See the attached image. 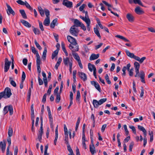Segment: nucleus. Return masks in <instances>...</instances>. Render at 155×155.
I'll list each match as a JSON object with an SVG mask.
<instances>
[{
    "label": "nucleus",
    "mask_w": 155,
    "mask_h": 155,
    "mask_svg": "<svg viewBox=\"0 0 155 155\" xmlns=\"http://www.w3.org/2000/svg\"><path fill=\"white\" fill-rule=\"evenodd\" d=\"M107 98H104L101 99L98 101L94 99L93 101V104L95 108H97L98 107L99 105L103 104L104 102L106 101Z\"/></svg>",
    "instance_id": "1"
},
{
    "label": "nucleus",
    "mask_w": 155,
    "mask_h": 155,
    "mask_svg": "<svg viewBox=\"0 0 155 155\" xmlns=\"http://www.w3.org/2000/svg\"><path fill=\"white\" fill-rule=\"evenodd\" d=\"M136 74L134 76L136 77H137L140 76V79L141 81L144 83H145V81L144 79L145 77V73L144 72L142 71H140V73L139 74V71H135Z\"/></svg>",
    "instance_id": "2"
},
{
    "label": "nucleus",
    "mask_w": 155,
    "mask_h": 155,
    "mask_svg": "<svg viewBox=\"0 0 155 155\" xmlns=\"http://www.w3.org/2000/svg\"><path fill=\"white\" fill-rule=\"evenodd\" d=\"M8 111H9V114L10 115H12L13 114V108L12 105L5 106L3 109V113L4 114H7Z\"/></svg>",
    "instance_id": "3"
},
{
    "label": "nucleus",
    "mask_w": 155,
    "mask_h": 155,
    "mask_svg": "<svg viewBox=\"0 0 155 155\" xmlns=\"http://www.w3.org/2000/svg\"><path fill=\"white\" fill-rule=\"evenodd\" d=\"M79 46L76 45L74 49L72 51V54L74 58L77 61L80 60V57L77 53L74 52L75 51H78L79 50Z\"/></svg>",
    "instance_id": "4"
},
{
    "label": "nucleus",
    "mask_w": 155,
    "mask_h": 155,
    "mask_svg": "<svg viewBox=\"0 0 155 155\" xmlns=\"http://www.w3.org/2000/svg\"><path fill=\"white\" fill-rule=\"evenodd\" d=\"M69 31L71 34L75 36H78V34L79 32L78 29L75 28L74 25H73L71 27Z\"/></svg>",
    "instance_id": "5"
},
{
    "label": "nucleus",
    "mask_w": 155,
    "mask_h": 155,
    "mask_svg": "<svg viewBox=\"0 0 155 155\" xmlns=\"http://www.w3.org/2000/svg\"><path fill=\"white\" fill-rule=\"evenodd\" d=\"M5 62L4 71L6 72L9 69L11 62V61H8L7 58H5Z\"/></svg>",
    "instance_id": "6"
},
{
    "label": "nucleus",
    "mask_w": 155,
    "mask_h": 155,
    "mask_svg": "<svg viewBox=\"0 0 155 155\" xmlns=\"http://www.w3.org/2000/svg\"><path fill=\"white\" fill-rule=\"evenodd\" d=\"M3 92H4L5 95L6 99L10 97L12 95L11 89L9 87H6Z\"/></svg>",
    "instance_id": "7"
},
{
    "label": "nucleus",
    "mask_w": 155,
    "mask_h": 155,
    "mask_svg": "<svg viewBox=\"0 0 155 155\" xmlns=\"http://www.w3.org/2000/svg\"><path fill=\"white\" fill-rule=\"evenodd\" d=\"M67 38L68 41L72 45L75 46L77 45L76 40L72 37L68 35L67 36Z\"/></svg>",
    "instance_id": "8"
},
{
    "label": "nucleus",
    "mask_w": 155,
    "mask_h": 155,
    "mask_svg": "<svg viewBox=\"0 0 155 155\" xmlns=\"http://www.w3.org/2000/svg\"><path fill=\"white\" fill-rule=\"evenodd\" d=\"M6 6L7 8L6 9V12L8 15L12 14L13 15H14L15 14V12L12 9L11 7L8 4H6Z\"/></svg>",
    "instance_id": "9"
},
{
    "label": "nucleus",
    "mask_w": 155,
    "mask_h": 155,
    "mask_svg": "<svg viewBox=\"0 0 155 155\" xmlns=\"http://www.w3.org/2000/svg\"><path fill=\"white\" fill-rule=\"evenodd\" d=\"M80 18L82 19L83 21H84L86 23L87 25V29L88 31H90V25L91 24V21L90 19H85L84 18V17L82 16H80Z\"/></svg>",
    "instance_id": "10"
},
{
    "label": "nucleus",
    "mask_w": 155,
    "mask_h": 155,
    "mask_svg": "<svg viewBox=\"0 0 155 155\" xmlns=\"http://www.w3.org/2000/svg\"><path fill=\"white\" fill-rule=\"evenodd\" d=\"M62 4L63 5L69 8H71L73 7L72 2L68 0L65 2L64 1H63Z\"/></svg>",
    "instance_id": "11"
},
{
    "label": "nucleus",
    "mask_w": 155,
    "mask_h": 155,
    "mask_svg": "<svg viewBox=\"0 0 155 155\" xmlns=\"http://www.w3.org/2000/svg\"><path fill=\"white\" fill-rule=\"evenodd\" d=\"M91 84L94 85L95 87V88L100 92H101V89L100 87V85L98 83L95 81H92L91 82Z\"/></svg>",
    "instance_id": "12"
},
{
    "label": "nucleus",
    "mask_w": 155,
    "mask_h": 155,
    "mask_svg": "<svg viewBox=\"0 0 155 155\" xmlns=\"http://www.w3.org/2000/svg\"><path fill=\"white\" fill-rule=\"evenodd\" d=\"M78 75L84 81H85L87 80L86 75L85 74L82 72H78Z\"/></svg>",
    "instance_id": "13"
},
{
    "label": "nucleus",
    "mask_w": 155,
    "mask_h": 155,
    "mask_svg": "<svg viewBox=\"0 0 155 155\" xmlns=\"http://www.w3.org/2000/svg\"><path fill=\"white\" fill-rule=\"evenodd\" d=\"M133 58L137 60V61H139L140 64H141L143 62V61L146 59V57H142L141 59H140V57H139L134 55Z\"/></svg>",
    "instance_id": "14"
},
{
    "label": "nucleus",
    "mask_w": 155,
    "mask_h": 155,
    "mask_svg": "<svg viewBox=\"0 0 155 155\" xmlns=\"http://www.w3.org/2000/svg\"><path fill=\"white\" fill-rule=\"evenodd\" d=\"M20 21L23 25L27 27L30 28L31 26L30 24L25 20L21 19V20Z\"/></svg>",
    "instance_id": "15"
},
{
    "label": "nucleus",
    "mask_w": 155,
    "mask_h": 155,
    "mask_svg": "<svg viewBox=\"0 0 155 155\" xmlns=\"http://www.w3.org/2000/svg\"><path fill=\"white\" fill-rule=\"evenodd\" d=\"M126 18L130 22H132L134 21V16L130 13H128L126 15Z\"/></svg>",
    "instance_id": "16"
},
{
    "label": "nucleus",
    "mask_w": 155,
    "mask_h": 155,
    "mask_svg": "<svg viewBox=\"0 0 155 155\" xmlns=\"http://www.w3.org/2000/svg\"><path fill=\"white\" fill-rule=\"evenodd\" d=\"M135 12L138 15H141L144 13L143 11L140 9V8L139 6H137L135 8Z\"/></svg>",
    "instance_id": "17"
},
{
    "label": "nucleus",
    "mask_w": 155,
    "mask_h": 155,
    "mask_svg": "<svg viewBox=\"0 0 155 155\" xmlns=\"http://www.w3.org/2000/svg\"><path fill=\"white\" fill-rule=\"evenodd\" d=\"M99 57V54H92L91 55L90 59V60H94L97 59Z\"/></svg>",
    "instance_id": "18"
},
{
    "label": "nucleus",
    "mask_w": 155,
    "mask_h": 155,
    "mask_svg": "<svg viewBox=\"0 0 155 155\" xmlns=\"http://www.w3.org/2000/svg\"><path fill=\"white\" fill-rule=\"evenodd\" d=\"M38 11L41 17H43L45 15L44 11L43 10L42 8L40 6H39L38 7Z\"/></svg>",
    "instance_id": "19"
},
{
    "label": "nucleus",
    "mask_w": 155,
    "mask_h": 155,
    "mask_svg": "<svg viewBox=\"0 0 155 155\" xmlns=\"http://www.w3.org/2000/svg\"><path fill=\"white\" fill-rule=\"evenodd\" d=\"M50 23V18H46L43 22V24L46 26H48Z\"/></svg>",
    "instance_id": "20"
},
{
    "label": "nucleus",
    "mask_w": 155,
    "mask_h": 155,
    "mask_svg": "<svg viewBox=\"0 0 155 155\" xmlns=\"http://www.w3.org/2000/svg\"><path fill=\"white\" fill-rule=\"evenodd\" d=\"M61 48L62 49L63 51L65 53V55L66 56L68 55V53L67 52V51L66 50L65 46V44L63 42H62L61 43Z\"/></svg>",
    "instance_id": "21"
},
{
    "label": "nucleus",
    "mask_w": 155,
    "mask_h": 155,
    "mask_svg": "<svg viewBox=\"0 0 155 155\" xmlns=\"http://www.w3.org/2000/svg\"><path fill=\"white\" fill-rule=\"evenodd\" d=\"M90 150L92 154L96 153L94 146H91V145H90Z\"/></svg>",
    "instance_id": "22"
},
{
    "label": "nucleus",
    "mask_w": 155,
    "mask_h": 155,
    "mask_svg": "<svg viewBox=\"0 0 155 155\" xmlns=\"http://www.w3.org/2000/svg\"><path fill=\"white\" fill-rule=\"evenodd\" d=\"M19 12L21 14L23 18L24 19L27 18V16L24 10L21 9L19 10Z\"/></svg>",
    "instance_id": "23"
},
{
    "label": "nucleus",
    "mask_w": 155,
    "mask_h": 155,
    "mask_svg": "<svg viewBox=\"0 0 155 155\" xmlns=\"http://www.w3.org/2000/svg\"><path fill=\"white\" fill-rule=\"evenodd\" d=\"M88 68L89 71L92 72L93 71H94L95 68H96L94 64H92L90 63H89L88 64Z\"/></svg>",
    "instance_id": "24"
},
{
    "label": "nucleus",
    "mask_w": 155,
    "mask_h": 155,
    "mask_svg": "<svg viewBox=\"0 0 155 155\" xmlns=\"http://www.w3.org/2000/svg\"><path fill=\"white\" fill-rule=\"evenodd\" d=\"M82 22H80V21L77 19H75L74 20V24L75 26L76 27H78L80 26V25L81 24Z\"/></svg>",
    "instance_id": "25"
},
{
    "label": "nucleus",
    "mask_w": 155,
    "mask_h": 155,
    "mask_svg": "<svg viewBox=\"0 0 155 155\" xmlns=\"http://www.w3.org/2000/svg\"><path fill=\"white\" fill-rule=\"evenodd\" d=\"M63 61L64 65L66 66L68 65V63L69 64L70 62H71L70 61L69 58L68 57L64 58L63 59Z\"/></svg>",
    "instance_id": "26"
},
{
    "label": "nucleus",
    "mask_w": 155,
    "mask_h": 155,
    "mask_svg": "<svg viewBox=\"0 0 155 155\" xmlns=\"http://www.w3.org/2000/svg\"><path fill=\"white\" fill-rule=\"evenodd\" d=\"M32 52L34 54H36V56H37L38 55L39 56L38 51L36 50L35 48L34 47H32L31 48Z\"/></svg>",
    "instance_id": "27"
},
{
    "label": "nucleus",
    "mask_w": 155,
    "mask_h": 155,
    "mask_svg": "<svg viewBox=\"0 0 155 155\" xmlns=\"http://www.w3.org/2000/svg\"><path fill=\"white\" fill-rule=\"evenodd\" d=\"M33 28V31L35 35H39L40 33V32L38 28L34 27V26L32 27Z\"/></svg>",
    "instance_id": "28"
},
{
    "label": "nucleus",
    "mask_w": 155,
    "mask_h": 155,
    "mask_svg": "<svg viewBox=\"0 0 155 155\" xmlns=\"http://www.w3.org/2000/svg\"><path fill=\"white\" fill-rule=\"evenodd\" d=\"M149 134L150 135V142H152L153 140V134L152 131H149Z\"/></svg>",
    "instance_id": "29"
},
{
    "label": "nucleus",
    "mask_w": 155,
    "mask_h": 155,
    "mask_svg": "<svg viewBox=\"0 0 155 155\" xmlns=\"http://www.w3.org/2000/svg\"><path fill=\"white\" fill-rule=\"evenodd\" d=\"M57 21V18H55L51 22L50 25V27L51 28H54L56 23Z\"/></svg>",
    "instance_id": "30"
},
{
    "label": "nucleus",
    "mask_w": 155,
    "mask_h": 155,
    "mask_svg": "<svg viewBox=\"0 0 155 155\" xmlns=\"http://www.w3.org/2000/svg\"><path fill=\"white\" fill-rule=\"evenodd\" d=\"M134 66L135 68V70L137 71H139L140 66L139 64L137 62H135L134 63Z\"/></svg>",
    "instance_id": "31"
},
{
    "label": "nucleus",
    "mask_w": 155,
    "mask_h": 155,
    "mask_svg": "<svg viewBox=\"0 0 155 155\" xmlns=\"http://www.w3.org/2000/svg\"><path fill=\"white\" fill-rule=\"evenodd\" d=\"M126 53L127 55L128 56L131 58H134L135 55L133 53H130L129 51L127 50L126 51Z\"/></svg>",
    "instance_id": "32"
},
{
    "label": "nucleus",
    "mask_w": 155,
    "mask_h": 155,
    "mask_svg": "<svg viewBox=\"0 0 155 155\" xmlns=\"http://www.w3.org/2000/svg\"><path fill=\"white\" fill-rule=\"evenodd\" d=\"M31 88L28 90V93L27 96V101L28 102H29L30 100L31 96Z\"/></svg>",
    "instance_id": "33"
},
{
    "label": "nucleus",
    "mask_w": 155,
    "mask_h": 155,
    "mask_svg": "<svg viewBox=\"0 0 155 155\" xmlns=\"http://www.w3.org/2000/svg\"><path fill=\"white\" fill-rule=\"evenodd\" d=\"M58 50H56L53 52L52 54L51 58L53 59L58 54Z\"/></svg>",
    "instance_id": "34"
},
{
    "label": "nucleus",
    "mask_w": 155,
    "mask_h": 155,
    "mask_svg": "<svg viewBox=\"0 0 155 155\" xmlns=\"http://www.w3.org/2000/svg\"><path fill=\"white\" fill-rule=\"evenodd\" d=\"M77 96L76 98L77 101L79 102L80 101V94L79 90L77 91Z\"/></svg>",
    "instance_id": "35"
},
{
    "label": "nucleus",
    "mask_w": 155,
    "mask_h": 155,
    "mask_svg": "<svg viewBox=\"0 0 155 155\" xmlns=\"http://www.w3.org/2000/svg\"><path fill=\"white\" fill-rule=\"evenodd\" d=\"M13 130L12 128L10 126L8 129V134L9 137H11L12 136L13 134Z\"/></svg>",
    "instance_id": "36"
},
{
    "label": "nucleus",
    "mask_w": 155,
    "mask_h": 155,
    "mask_svg": "<svg viewBox=\"0 0 155 155\" xmlns=\"http://www.w3.org/2000/svg\"><path fill=\"white\" fill-rule=\"evenodd\" d=\"M9 81L10 82V84L14 87H16V84L15 81L12 80V78L11 77L9 78Z\"/></svg>",
    "instance_id": "37"
},
{
    "label": "nucleus",
    "mask_w": 155,
    "mask_h": 155,
    "mask_svg": "<svg viewBox=\"0 0 155 155\" xmlns=\"http://www.w3.org/2000/svg\"><path fill=\"white\" fill-rule=\"evenodd\" d=\"M24 5H25L26 7L29 9L30 11H32L33 10V8L30 6L29 4L26 2H25Z\"/></svg>",
    "instance_id": "38"
},
{
    "label": "nucleus",
    "mask_w": 155,
    "mask_h": 155,
    "mask_svg": "<svg viewBox=\"0 0 155 155\" xmlns=\"http://www.w3.org/2000/svg\"><path fill=\"white\" fill-rule=\"evenodd\" d=\"M94 32L95 33V34L100 38H101V37L98 29L96 28H94Z\"/></svg>",
    "instance_id": "39"
},
{
    "label": "nucleus",
    "mask_w": 155,
    "mask_h": 155,
    "mask_svg": "<svg viewBox=\"0 0 155 155\" xmlns=\"http://www.w3.org/2000/svg\"><path fill=\"white\" fill-rule=\"evenodd\" d=\"M47 52V48L45 47L44 48L42 56V58L44 59H45L46 56V53Z\"/></svg>",
    "instance_id": "40"
},
{
    "label": "nucleus",
    "mask_w": 155,
    "mask_h": 155,
    "mask_svg": "<svg viewBox=\"0 0 155 155\" xmlns=\"http://www.w3.org/2000/svg\"><path fill=\"white\" fill-rule=\"evenodd\" d=\"M36 64L37 66L40 65L41 63V61L40 60V56H36Z\"/></svg>",
    "instance_id": "41"
},
{
    "label": "nucleus",
    "mask_w": 155,
    "mask_h": 155,
    "mask_svg": "<svg viewBox=\"0 0 155 155\" xmlns=\"http://www.w3.org/2000/svg\"><path fill=\"white\" fill-rule=\"evenodd\" d=\"M56 95L55 101L57 103H58L59 102L61 99L60 94H58Z\"/></svg>",
    "instance_id": "42"
},
{
    "label": "nucleus",
    "mask_w": 155,
    "mask_h": 155,
    "mask_svg": "<svg viewBox=\"0 0 155 155\" xmlns=\"http://www.w3.org/2000/svg\"><path fill=\"white\" fill-rule=\"evenodd\" d=\"M129 127L132 130L133 133L134 134H136V130L134 126L132 125H130L129 126Z\"/></svg>",
    "instance_id": "43"
},
{
    "label": "nucleus",
    "mask_w": 155,
    "mask_h": 155,
    "mask_svg": "<svg viewBox=\"0 0 155 155\" xmlns=\"http://www.w3.org/2000/svg\"><path fill=\"white\" fill-rule=\"evenodd\" d=\"M67 147L68 150L69 151L70 153H72V154H73V151L72 150L69 144H67Z\"/></svg>",
    "instance_id": "44"
},
{
    "label": "nucleus",
    "mask_w": 155,
    "mask_h": 155,
    "mask_svg": "<svg viewBox=\"0 0 155 155\" xmlns=\"http://www.w3.org/2000/svg\"><path fill=\"white\" fill-rule=\"evenodd\" d=\"M65 137L64 139V141L65 143L66 144H69L68 142V134H65Z\"/></svg>",
    "instance_id": "45"
},
{
    "label": "nucleus",
    "mask_w": 155,
    "mask_h": 155,
    "mask_svg": "<svg viewBox=\"0 0 155 155\" xmlns=\"http://www.w3.org/2000/svg\"><path fill=\"white\" fill-rule=\"evenodd\" d=\"M35 44V45L36 47L39 49L41 50L42 49L41 47L39 44L37 42L36 40L35 39L34 40Z\"/></svg>",
    "instance_id": "46"
},
{
    "label": "nucleus",
    "mask_w": 155,
    "mask_h": 155,
    "mask_svg": "<svg viewBox=\"0 0 155 155\" xmlns=\"http://www.w3.org/2000/svg\"><path fill=\"white\" fill-rule=\"evenodd\" d=\"M45 11L46 18H49V15H50L49 11L47 9H45Z\"/></svg>",
    "instance_id": "47"
},
{
    "label": "nucleus",
    "mask_w": 155,
    "mask_h": 155,
    "mask_svg": "<svg viewBox=\"0 0 155 155\" xmlns=\"http://www.w3.org/2000/svg\"><path fill=\"white\" fill-rule=\"evenodd\" d=\"M134 142L133 141H132L131 142L130 144L129 145V151L130 152H131L132 151V149L134 145Z\"/></svg>",
    "instance_id": "48"
},
{
    "label": "nucleus",
    "mask_w": 155,
    "mask_h": 155,
    "mask_svg": "<svg viewBox=\"0 0 155 155\" xmlns=\"http://www.w3.org/2000/svg\"><path fill=\"white\" fill-rule=\"evenodd\" d=\"M123 127L125 131L126 135L128 136L129 134V132L127 129V125L125 124L124 125Z\"/></svg>",
    "instance_id": "49"
},
{
    "label": "nucleus",
    "mask_w": 155,
    "mask_h": 155,
    "mask_svg": "<svg viewBox=\"0 0 155 155\" xmlns=\"http://www.w3.org/2000/svg\"><path fill=\"white\" fill-rule=\"evenodd\" d=\"M26 77V75L25 72L24 71H22V75L21 76V80L22 82H24L25 80Z\"/></svg>",
    "instance_id": "50"
},
{
    "label": "nucleus",
    "mask_w": 155,
    "mask_h": 155,
    "mask_svg": "<svg viewBox=\"0 0 155 155\" xmlns=\"http://www.w3.org/2000/svg\"><path fill=\"white\" fill-rule=\"evenodd\" d=\"M138 128L139 130H140V131H142L143 132L146 130L144 127L140 125H138Z\"/></svg>",
    "instance_id": "51"
},
{
    "label": "nucleus",
    "mask_w": 155,
    "mask_h": 155,
    "mask_svg": "<svg viewBox=\"0 0 155 155\" xmlns=\"http://www.w3.org/2000/svg\"><path fill=\"white\" fill-rule=\"evenodd\" d=\"M133 2L135 4H138L140 5H142V3L140 0H133Z\"/></svg>",
    "instance_id": "52"
},
{
    "label": "nucleus",
    "mask_w": 155,
    "mask_h": 155,
    "mask_svg": "<svg viewBox=\"0 0 155 155\" xmlns=\"http://www.w3.org/2000/svg\"><path fill=\"white\" fill-rule=\"evenodd\" d=\"M38 79L39 85H42L43 84V82L42 80L40 78L39 76H39L38 77Z\"/></svg>",
    "instance_id": "53"
},
{
    "label": "nucleus",
    "mask_w": 155,
    "mask_h": 155,
    "mask_svg": "<svg viewBox=\"0 0 155 155\" xmlns=\"http://www.w3.org/2000/svg\"><path fill=\"white\" fill-rule=\"evenodd\" d=\"M3 97L5 99H6L5 95L4 92L2 91L0 93V100Z\"/></svg>",
    "instance_id": "54"
},
{
    "label": "nucleus",
    "mask_w": 155,
    "mask_h": 155,
    "mask_svg": "<svg viewBox=\"0 0 155 155\" xmlns=\"http://www.w3.org/2000/svg\"><path fill=\"white\" fill-rule=\"evenodd\" d=\"M63 84H63V81H61V86L60 87L59 92V94H61L62 92V89H63Z\"/></svg>",
    "instance_id": "55"
},
{
    "label": "nucleus",
    "mask_w": 155,
    "mask_h": 155,
    "mask_svg": "<svg viewBox=\"0 0 155 155\" xmlns=\"http://www.w3.org/2000/svg\"><path fill=\"white\" fill-rule=\"evenodd\" d=\"M0 147L1 148H3V147H6V143L5 142L3 143V142L1 141L0 142Z\"/></svg>",
    "instance_id": "56"
},
{
    "label": "nucleus",
    "mask_w": 155,
    "mask_h": 155,
    "mask_svg": "<svg viewBox=\"0 0 155 155\" xmlns=\"http://www.w3.org/2000/svg\"><path fill=\"white\" fill-rule=\"evenodd\" d=\"M39 24L40 28L41 29V30L42 31H44V28L43 27V25H42V23L41 21H39Z\"/></svg>",
    "instance_id": "57"
},
{
    "label": "nucleus",
    "mask_w": 155,
    "mask_h": 155,
    "mask_svg": "<svg viewBox=\"0 0 155 155\" xmlns=\"http://www.w3.org/2000/svg\"><path fill=\"white\" fill-rule=\"evenodd\" d=\"M48 115L49 119V122H53V119L51 115V113H48Z\"/></svg>",
    "instance_id": "58"
},
{
    "label": "nucleus",
    "mask_w": 155,
    "mask_h": 155,
    "mask_svg": "<svg viewBox=\"0 0 155 155\" xmlns=\"http://www.w3.org/2000/svg\"><path fill=\"white\" fill-rule=\"evenodd\" d=\"M58 90H59V87L58 86H57L55 89L54 91V94L57 95V94H59V93L58 92Z\"/></svg>",
    "instance_id": "59"
},
{
    "label": "nucleus",
    "mask_w": 155,
    "mask_h": 155,
    "mask_svg": "<svg viewBox=\"0 0 155 155\" xmlns=\"http://www.w3.org/2000/svg\"><path fill=\"white\" fill-rule=\"evenodd\" d=\"M86 5L85 4H83L79 8V10L80 11H81L84 10V8L85 7Z\"/></svg>",
    "instance_id": "60"
},
{
    "label": "nucleus",
    "mask_w": 155,
    "mask_h": 155,
    "mask_svg": "<svg viewBox=\"0 0 155 155\" xmlns=\"http://www.w3.org/2000/svg\"><path fill=\"white\" fill-rule=\"evenodd\" d=\"M17 2L21 5H24L25 2H23L21 0H18L16 1Z\"/></svg>",
    "instance_id": "61"
},
{
    "label": "nucleus",
    "mask_w": 155,
    "mask_h": 155,
    "mask_svg": "<svg viewBox=\"0 0 155 155\" xmlns=\"http://www.w3.org/2000/svg\"><path fill=\"white\" fill-rule=\"evenodd\" d=\"M126 68L125 66H124L122 69V71L123 72V73H122L123 76H125L126 75V72L125 71H126Z\"/></svg>",
    "instance_id": "62"
},
{
    "label": "nucleus",
    "mask_w": 155,
    "mask_h": 155,
    "mask_svg": "<svg viewBox=\"0 0 155 155\" xmlns=\"http://www.w3.org/2000/svg\"><path fill=\"white\" fill-rule=\"evenodd\" d=\"M144 88L142 86L141 87V93L140 94V96L141 97H142L143 96V94H144Z\"/></svg>",
    "instance_id": "63"
},
{
    "label": "nucleus",
    "mask_w": 155,
    "mask_h": 155,
    "mask_svg": "<svg viewBox=\"0 0 155 155\" xmlns=\"http://www.w3.org/2000/svg\"><path fill=\"white\" fill-rule=\"evenodd\" d=\"M148 30L151 32L155 33V29L152 27L148 28Z\"/></svg>",
    "instance_id": "64"
}]
</instances>
